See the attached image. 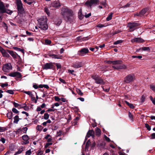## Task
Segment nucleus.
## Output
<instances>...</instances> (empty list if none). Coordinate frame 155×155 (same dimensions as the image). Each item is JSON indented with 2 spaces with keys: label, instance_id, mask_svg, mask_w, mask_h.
<instances>
[{
  "label": "nucleus",
  "instance_id": "obj_1",
  "mask_svg": "<svg viewBox=\"0 0 155 155\" xmlns=\"http://www.w3.org/2000/svg\"><path fill=\"white\" fill-rule=\"evenodd\" d=\"M61 13L63 18L68 21H70L74 18V13L73 11L68 8H63Z\"/></svg>",
  "mask_w": 155,
  "mask_h": 155
},
{
  "label": "nucleus",
  "instance_id": "obj_2",
  "mask_svg": "<svg viewBox=\"0 0 155 155\" xmlns=\"http://www.w3.org/2000/svg\"><path fill=\"white\" fill-rule=\"evenodd\" d=\"M47 19L46 17L44 16L41 17L38 20V27L43 30H46L48 28V26L47 24Z\"/></svg>",
  "mask_w": 155,
  "mask_h": 155
},
{
  "label": "nucleus",
  "instance_id": "obj_3",
  "mask_svg": "<svg viewBox=\"0 0 155 155\" xmlns=\"http://www.w3.org/2000/svg\"><path fill=\"white\" fill-rule=\"evenodd\" d=\"M140 25V24L137 22H130L128 23L127 27L129 28V31L132 32L138 28Z\"/></svg>",
  "mask_w": 155,
  "mask_h": 155
},
{
  "label": "nucleus",
  "instance_id": "obj_4",
  "mask_svg": "<svg viewBox=\"0 0 155 155\" xmlns=\"http://www.w3.org/2000/svg\"><path fill=\"white\" fill-rule=\"evenodd\" d=\"M92 77L95 81V82L97 84L104 85L105 84V82L104 81L103 79L97 75H93Z\"/></svg>",
  "mask_w": 155,
  "mask_h": 155
},
{
  "label": "nucleus",
  "instance_id": "obj_5",
  "mask_svg": "<svg viewBox=\"0 0 155 155\" xmlns=\"http://www.w3.org/2000/svg\"><path fill=\"white\" fill-rule=\"evenodd\" d=\"M16 4L18 12L20 13H22L24 11V8L21 1V0H17Z\"/></svg>",
  "mask_w": 155,
  "mask_h": 155
},
{
  "label": "nucleus",
  "instance_id": "obj_6",
  "mask_svg": "<svg viewBox=\"0 0 155 155\" xmlns=\"http://www.w3.org/2000/svg\"><path fill=\"white\" fill-rule=\"evenodd\" d=\"M135 79V77L134 75L129 74L125 78L124 81L126 83H129L133 81Z\"/></svg>",
  "mask_w": 155,
  "mask_h": 155
},
{
  "label": "nucleus",
  "instance_id": "obj_7",
  "mask_svg": "<svg viewBox=\"0 0 155 155\" xmlns=\"http://www.w3.org/2000/svg\"><path fill=\"white\" fill-rule=\"evenodd\" d=\"M12 67L10 63H8L3 65V71L5 72H8L12 69Z\"/></svg>",
  "mask_w": 155,
  "mask_h": 155
},
{
  "label": "nucleus",
  "instance_id": "obj_8",
  "mask_svg": "<svg viewBox=\"0 0 155 155\" xmlns=\"http://www.w3.org/2000/svg\"><path fill=\"white\" fill-rule=\"evenodd\" d=\"M89 50L87 48H84L78 51V54L79 55L83 56L85 54L88 53Z\"/></svg>",
  "mask_w": 155,
  "mask_h": 155
},
{
  "label": "nucleus",
  "instance_id": "obj_9",
  "mask_svg": "<svg viewBox=\"0 0 155 155\" xmlns=\"http://www.w3.org/2000/svg\"><path fill=\"white\" fill-rule=\"evenodd\" d=\"M98 1V0H90L86 2L85 5L88 7H91L93 5L97 4Z\"/></svg>",
  "mask_w": 155,
  "mask_h": 155
},
{
  "label": "nucleus",
  "instance_id": "obj_10",
  "mask_svg": "<svg viewBox=\"0 0 155 155\" xmlns=\"http://www.w3.org/2000/svg\"><path fill=\"white\" fill-rule=\"evenodd\" d=\"M8 75L12 77H16L17 78H20L22 77L21 74L19 72H15L9 73Z\"/></svg>",
  "mask_w": 155,
  "mask_h": 155
},
{
  "label": "nucleus",
  "instance_id": "obj_11",
  "mask_svg": "<svg viewBox=\"0 0 155 155\" xmlns=\"http://www.w3.org/2000/svg\"><path fill=\"white\" fill-rule=\"evenodd\" d=\"M84 64L82 62H77L74 63L72 65V67L76 68H78L82 67Z\"/></svg>",
  "mask_w": 155,
  "mask_h": 155
},
{
  "label": "nucleus",
  "instance_id": "obj_12",
  "mask_svg": "<svg viewBox=\"0 0 155 155\" xmlns=\"http://www.w3.org/2000/svg\"><path fill=\"white\" fill-rule=\"evenodd\" d=\"M22 139L24 140L22 143L23 144H27L29 143V138L27 135L25 134L23 135L22 136Z\"/></svg>",
  "mask_w": 155,
  "mask_h": 155
},
{
  "label": "nucleus",
  "instance_id": "obj_13",
  "mask_svg": "<svg viewBox=\"0 0 155 155\" xmlns=\"http://www.w3.org/2000/svg\"><path fill=\"white\" fill-rule=\"evenodd\" d=\"M24 92L28 94L30 97H38L35 91H25Z\"/></svg>",
  "mask_w": 155,
  "mask_h": 155
},
{
  "label": "nucleus",
  "instance_id": "obj_14",
  "mask_svg": "<svg viewBox=\"0 0 155 155\" xmlns=\"http://www.w3.org/2000/svg\"><path fill=\"white\" fill-rule=\"evenodd\" d=\"M53 66L52 63H46L43 67V68L44 69L48 70L52 68Z\"/></svg>",
  "mask_w": 155,
  "mask_h": 155
},
{
  "label": "nucleus",
  "instance_id": "obj_15",
  "mask_svg": "<svg viewBox=\"0 0 155 155\" xmlns=\"http://www.w3.org/2000/svg\"><path fill=\"white\" fill-rule=\"evenodd\" d=\"M140 17H143L145 15H147L148 14L147 9L146 8L142 9L140 12Z\"/></svg>",
  "mask_w": 155,
  "mask_h": 155
},
{
  "label": "nucleus",
  "instance_id": "obj_16",
  "mask_svg": "<svg viewBox=\"0 0 155 155\" xmlns=\"http://www.w3.org/2000/svg\"><path fill=\"white\" fill-rule=\"evenodd\" d=\"M112 67L116 69H125L127 68L126 66L125 65H120L117 66H113Z\"/></svg>",
  "mask_w": 155,
  "mask_h": 155
},
{
  "label": "nucleus",
  "instance_id": "obj_17",
  "mask_svg": "<svg viewBox=\"0 0 155 155\" xmlns=\"http://www.w3.org/2000/svg\"><path fill=\"white\" fill-rule=\"evenodd\" d=\"M0 51L2 53L3 56L6 57H9V55L8 53L1 47L0 48Z\"/></svg>",
  "mask_w": 155,
  "mask_h": 155
},
{
  "label": "nucleus",
  "instance_id": "obj_18",
  "mask_svg": "<svg viewBox=\"0 0 155 155\" xmlns=\"http://www.w3.org/2000/svg\"><path fill=\"white\" fill-rule=\"evenodd\" d=\"M94 132L93 130H89L87 133V135L85 137V140H87L88 138L91 136H94Z\"/></svg>",
  "mask_w": 155,
  "mask_h": 155
},
{
  "label": "nucleus",
  "instance_id": "obj_19",
  "mask_svg": "<svg viewBox=\"0 0 155 155\" xmlns=\"http://www.w3.org/2000/svg\"><path fill=\"white\" fill-rule=\"evenodd\" d=\"M6 8L4 3L0 1V12H1L2 13H3V12Z\"/></svg>",
  "mask_w": 155,
  "mask_h": 155
},
{
  "label": "nucleus",
  "instance_id": "obj_20",
  "mask_svg": "<svg viewBox=\"0 0 155 155\" xmlns=\"http://www.w3.org/2000/svg\"><path fill=\"white\" fill-rule=\"evenodd\" d=\"M48 55L51 57L52 58L60 59L61 58V57L58 55H57L51 53H48Z\"/></svg>",
  "mask_w": 155,
  "mask_h": 155
},
{
  "label": "nucleus",
  "instance_id": "obj_21",
  "mask_svg": "<svg viewBox=\"0 0 155 155\" xmlns=\"http://www.w3.org/2000/svg\"><path fill=\"white\" fill-rule=\"evenodd\" d=\"M134 42L137 43L143 42V40L140 38H135L133 39Z\"/></svg>",
  "mask_w": 155,
  "mask_h": 155
},
{
  "label": "nucleus",
  "instance_id": "obj_22",
  "mask_svg": "<svg viewBox=\"0 0 155 155\" xmlns=\"http://www.w3.org/2000/svg\"><path fill=\"white\" fill-rule=\"evenodd\" d=\"M28 130V128L27 127H24L22 128V130H21V129H18L16 131V134H18L20 131H21L23 132V133L24 134H26L27 132V131Z\"/></svg>",
  "mask_w": 155,
  "mask_h": 155
},
{
  "label": "nucleus",
  "instance_id": "obj_23",
  "mask_svg": "<svg viewBox=\"0 0 155 155\" xmlns=\"http://www.w3.org/2000/svg\"><path fill=\"white\" fill-rule=\"evenodd\" d=\"M9 53L14 58H16L17 56L19 57L16 53L13 51H9Z\"/></svg>",
  "mask_w": 155,
  "mask_h": 155
},
{
  "label": "nucleus",
  "instance_id": "obj_24",
  "mask_svg": "<svg viewBox=\"0 0 155 155\" xmlns=\"http://www.w3.org/2000/svg\"><path fill=\"white\" fill-rule=\"evenodd\" d=\"M140 49H142V51H150V49L148 47H144L142 48H140L139 49H137V51L138 52L140 51Z\"/></svg>",
  "mask_w": 155,
  "mask_h": 155
},
{
  "label": "nucleus",
  "instance_id": "obj_25",
  "mask_svg": "<svg viewBox=\"0 0 155 155\" xmlns=\"http://www.w3.org/2000/svg\"><path fill=\"white\" fill-rule=\"evenodd\" d=\"M60 5V3L57 1L54 2L52 4L53 7L55 8L58 7H59Z\"/></svg>",
  "mask_w": 155,
  "mask_h": 155
},
{
  "label": "nucleus",
  "instance_id": "obj_26",
  "mask_svg": "<svg viewBox=\"0 0 155 155\" xmlns=\"http://www.w3.org/2000/svg\"><path fill=\"white\" fill-rule=\"evenodd\" d=\"M101 134V130L98 127L95 128V134L96 135L99 136Z\"/></svg>",
  "mask_w": 155,
  "mask_h": 155
},
{
  "label": "nucleus",
  "instance_id": "obj_27",
  "mask_svg": "<svg viewBox=\"0 0 155 155\" xmlns=\"http://www.w3.org/2000/svg\"><path fill=\"white\" fill-rule=\"evenodd\" d=\"M20 119L19 118V116L18 115H16L14 117V123L17 124Z\"/></svg>",
  "mask_w": 155,
  "mask_h": 155
},
{
  "label": "nucleus",
  "instance_id": "obj_28",
  "mask_svg": "<svg viewBox=\"0 0 155 155\" xmlns=\"http://www.w3.org/2000/svg\"><path fill=\"white\" fill-rule=\"evenodd\" d=\"M7 13L8 15H11L13 13V11L9 9H7L6 8L5 10H4V12H3L4 13Z\"/></svg>",
  "mask_w": 155,
  "mask_h": 155
},
{
  "label": "nucleus",
  "instance_id": "obj_29",
  "mask_svg": "<svg viewBox=\"0 0 155 155\" xmlns=\"http://www.w3.org/2000/svg\"><path fill=\"white\" fill-rule=\"evenodd\" d=\"M122 62L121 60H118L113 61V64H122Z\"/></svg>",
  "mask_w": 155,
  "mask_h": 155
},
{
  "label": "nucleus",
  "instance_id": "obj_30",
  "mask_svg": "<svg viewBox=\"0 0 155 155\" xmlns=\"http://www.w3.org/2000/svg\"><path fill=\"white\" fill-rule=\"evenodd\" d=\"M62 22V20L61 19H58L55 21V24L57 26H59Z\"/></svg>",
  "mask_w": 155,
  "mask_h": 155
},
{
  "label": "nucleus",
  "instance_id": "obj_31",
  "mask_svg": "<svg viewBox=\"0 0 155 155\" xmlns=\"http://www.w3.org/2000/svg\"><path fill=\"white\" fill-rule=\"evenodd\" d=\"M13 113L12 112H8L7 114V117L9 119H11L12 117Z\"/></svg>",
  "mask_w": 155,
  "mask_h": 155
},
{
  "label": "nucleus",
  "instance_id": "obj_32",
  "mask_svg": "<svg viewBox=\"0 0 155 155\" xmlns=\"http://www.w3.org/2000/svg\"><path fill=\"white\" fill-rule=\"evenodd\" d=\"M113 14L112 13H110L107 17L106 18V20L107 21H109L111 19L112 17Z\"/></svg>",
  "mask_w": 155,
  "mask_h": 155
},
{
  "label": "nucleus",
  "instance_id": "obj_33",
  "mask_svg": "<svg viewBox=\"0 0 155 155\" xmlns=\"http://www.w3.org/2000/svg\"><path fill=\"white\" fill-rule=\"evenodd\" d=\"M13 103L14 105L15 106V107H18L19 108H21V106H22L20 104H18L17 103L14 102H13Z\"/></svg>",
  "mask_w": 155,
  "mask_h": 155
},
{
  "label": "nucleus",
  "instance_id": "obj_34",
  "mask_svg": "<svg viewBox=\"0 0 155 155\" xmlns=\"http://www.w3.org/2000/svg\"><path fill=\"white\" fill-rule=\"evenodd\" d=\"M21 108H24V110L26 111H27L29 110V107L27 106L26 104L25 103L24 104V106H21Z\"/></svg>",
  "mask_w": 155,
  "mask_h": 155
},
{
  "label": "nucleus",
  "instance_id": "obj_35",
  "mask_svg": "<svg viewBox=\"0 0 155 155\" xmlns=\"http://www.w3.org/2000/svg\"><path fill=\"white\" fill-rule=\"evenodd\" d=\"M125 102L126 103V104L128 106H129L130 108H131L132 109H133L134 107V106L133 104H130L126 101H125Z\"/></svg>",
  "mask_w": 155,
  "mask_h": 155
},
{
  "label": "nucleus",
  "instance_id": "obj_36",
  "mask_svg": "<svg viewBox=\"0 0 155 155\" xmlns=\"http://www.w3.org/2000/svg\"><path fill=\"white\" fill-rule=\"evenodd\" d=\"M91 143V142L89 140H88L86 143V146H85V148L86 149H88V147H89Z\"/></svg>",
  "mask_w": 155,
  "mask_h": 155
},
{
  "label": "nucleus",
  "instance_id": "obj_37",
  "mask_svg": "<svg viewBox=\"0 0 155 155\" xmlns=\"http://www.w3.org/2000/svg\"><path fill=\"white\" fill-rule=\"evenodd\" d=\"M87 38H81V37H78L76 39L77 40L79 41V40H82V41H84L86 40V39Z\"/></svg>",
  "mask_w": 155,
  "mask_h": 155
},
{
  "label": "nucleus",
  "instance_id": "obj_38",
  "mask_svg": "<svg viewBox=\"0 0 155 155\" xmlns=\"http://www.w3.org/2000/svg\"><path fill=\"white\" fill-rule=\"evenodd\" d=\"M76 91L77 93L81 96H82L83 95V93L79 89H77Z\"/></svg>",
  "mask_w": 155,
  "mask_h": 155
},
{
  "label": "nucleus",
  "instance_id": "obj_39",
  "mask_svg": "<svg viewBox=\"0 0 155 155\" xmlns=\"http://www.w3.org/2000/svg\"><path fill=\"white\" fill-rule=\"evenodd\" d=\"M123 41L122 40H117L115 42H114V45H116L118 44H119L121 43H122L123 42Z\"/></svg>",
  "mask_w": 155,
  "mask_h": 155
},
{
  "label": "nucleus",
  "instance_id": "obj_40",
  "mask_svg": "<svg viewBox=\"0 0 155 155\" xmlns=\"http://www.w3.org/2000/svg\"><path fill=\"white\" fill-rule=\"evenodd\" d=\"M150 89L154 92H155V85L153 84H151L150 85Z\"/></svg>",
  "mask_w": 155,
  "mask_h": 155
},
{
  "label": "nucleus",
  "instance_id": "obj_41",
  "mask_svg": "<svg viewBox=\"0 0 155 155\" xmlns=\"http://www.w3.org/2000/svg\"><path fill=\"white\" fill-rule=\"evenodd\" d=\"M49 117V115L47 113H45L44 115V119L45 120L48 119Z\"/></svg>",
  "mask_w": 155,
  "mask_h": 155
},
{
  "label": "nucleus",
  "instance_id": "obj_42",
  "mask_svg": "<svg viewBox=\"0 0 155 155\" xmlns=\"http://www.w3.org/2000/svg\"><path fill=\"white\" fill-rule=\"evenodd\" d=\"M23 151L22 148H21L18 150L16 152L15 154H20L21 153V152Z\"/></svg>",
  "mask_w": 155,
  "mask_h": 155
},
{
  "label": "nucleus",
  "instance_id": "obj_43",
  "mask_svg": "<svg viewBox=\"0 0 155 155\" xmlns=\"http://www.w3.org/2000/svg\"><path fill=\"white\" fill-rule=\"evenodd\" d=\"M45 42L46 44L50 45L51 43V41L49 39H46L45 40Z\"/></svg>",
  "mask_w": 155,
  "mask_h": 155
},
{
  "label": "nucleus",
  "instance_id": "obj_44",
  "mask_svg": "<svg viewBox=\"0 0 155 155\" xmlns=\"http://www.w3.org/2000/svg\"><path fill=\"white\" fill-rule=\"evenodd\" d=\"M142 56L141 55H138V56H136V55H133L132 56V58H137L139 59H141L142 58Z\"/></svg>",
  "mask_w": 155,
  "mask_h": 155
},
{
  "label": "nucleus",
  "instance_id": "obj_45",
  "mask_svg": "<svg viewBox=\"0 0 155 155\" xmlns=\"http://www.w3.org/2000/svg\"><path fill=\"white\" fill-rule=\"evenodd\" d=\"M12 111L14 113L18 114L19 113V111H18L16 108H13L12 109Z\"/></svg>",
  "mask_w": 155,
  "mask_h": 155
},
{
  "label": "nucleus",
  "instance_id": "obj_46",
  "mask_svg": "<svg viewBox=\"0 0 155 155\" xmlns=\"http://www.w3.org/2000/svg\"><path fill=\"white\" fill-rule=\"evenodd\" d=\"M31 150L27 151L25 153L26 155H31Z\"/></svg>",
  "mask_w": 155,
  "mask_h": 155
},
{
  "label": "nucleus",
  "instance_id": "obj_47",
  "mask_svg": "<svg viewBox=\"0 0 155 155\" xmlns=\"http://www.w3.org/2000/svg\"><path fill=\"white\" fill-rule=\"evenodd\" d=\"M145 125V127L147 128L148 130H151V127L148 124H146Z\"/></svg>",
  "mask_w": 155,
  "mask_h": 155
},
{
  "label": "nucleus",
  "instance_id": "obj_48",
  "mask_svg": "<svg viewBox=\"0 0 155 155\" xmlns=\"http://www.w3.org/2000/svg\"><path fill=\"white\" fill-rule=\"evenodd\" d=\"M104 138L105 140L108 142H110V140L109 138L107 137L106 135H104Z\"/></svg>",
  "mask_w": 155,
  "mask_h": 155
},
{
  "label": "nucleus",
  "instance_id": "obj_49",
  "mask_svg": "<svg viewBox=\"0 0 155 155\" xmlns=\"http://www.w3.org/2000/svg\"><path fill=\"white\" fill-rule=\"evenodd\" d=\"M56 65L57 67V68L58 69H60L61 68V65L59 63H56Z\"/></svg>",
  "mask_w": 155,
  "mask_h": 155
},
{
  "label": "nucleus",
  "instance_id": "obj_50",
  "mask_svg": "<svg viewBox=\"0 0 155 155\" xmlns=\"http://www.w3.org/2000/svg\"><path fill=\"white\" fill-rule=\"evenodd\" d=\"M6 92L10 94H13L14 93L13 91L12 90H7L6 91Z\"/></svg>",
  "mask_w": 155,
  "mask_h": 155
},
{
  "label": "nucleus",
  "instance_id": "obj_51",
  "mask_svg": "<svg viewBox=\"0 0 155 155\" xmlns=\"http://www.w3.org/2000/svg\"><path fill=\"white\" fill-rule=\"evenodd\" d=\"M128 116H129V118L132 120H133V115H132V114H131V113L130 112H129V113H128Z\"/></svg>",
  "mask_w": 155,
  "mask_h": 155
},
{
  "label": "nucleus",
  "instance_id": "obj_52",
  "mask_svg": "<svg viewBox=\"0 0 155 155\" xmlns=\"http://www.w3.org/2000/svg\"><path fill=\"white\" fill-rule=\"evenodd\" d=\"M150 100L153 104L155 105V97H150Z\"/></svg>",
  "mask_w": 155,
  "mask_h": 155
},
{
  "label": "nucleus",
  "instance_id": "obj_53",
  "mask_svg": "<svg viewBox=\"0 0 155 155\" xmlns=\"http://www.w3.org/2000/svg\"><path fill=\"white\" fill-rule=\"evenodd\" d=\"M120 32H121V31L120 30H118L115 31L113 33V35H115V34H117L118 33H119Z\"/></svg>",
  "mask_w": 155,
  "mask_h": 155
},
{
  "label": "nucleus",
  "instance_id": "obj_54",
  "mask_svg": "<svg viewBox=\"0 0 155 155\" xmlns=\"http://www.w3.org/2000/svg\"><path fill=\"white\" fill-rule=\"evenodd\" d=\"M20 51L23 54H24V50L23 49H21L20 48H18L17 51Z\"/></svg>",
  "mask_w": 155,
  "mask_h": 155
},
{
  "label": "nucleus",
  "instance_id": "obj_55",
  "mask_svg": "<svg viewBox=\"0 0 155 155\" xmlns=\"http://www.w3.org/2000/svg\"><path fill=\"white\" fill-rule=\"evenodd\" d=\"M37 155H43V151L40 150H38Z\"/></svg>",
  "mask_w": 155,
  "mask_h": 155
},
{
  "label": "nucleus",
  "instance_id": "obj_56",
  "mask_svg": "<svg viewBox=\"0 0 155 155\" xmlns=\"http://www.w3.org/2000/svg\"><path fill=\"white\" fill-rule=\"evenodd\" d=\"M78 17L79 19H82L83 17V15H82V13H81V14L78 13Z\"/></svg>",
  "mask_w": 155,
  "mask_h": 155
},
{
  "label": "nucleus",
  "instance_id": "obj_57",
  "mask_svg": "<svg viewBox=\"0 0 155 155\" xmlns=\"http://www.w3.org/2000/svg\"><path fill=\"white\" fill-rule=\"evenodd\" d=\"M28 4L31 5L34 2V0H28Z\"/></svg>",
  "mask_w": 155,
  "mask_h": 155
},
{
  "label": "nucleus",
  "instance_id": "obj_58",
  "mask_svg": "<svg viewBox=\"0 0 155 155\" xmlns=\"http://www.w3.org/2000/svg\"><path fill=\"white\" fill-rule=\"evenodd\" d=\"M49 10L48 8H45V11L48 15H49L50 14V13H49Z\"/></svg>",
  "mask_w": 155,
  "mask_h": 155
},
{
  "label": "nucleus",
  "instance_id": "obj_59",
  "mask_svg": "<svg viewBox=\"0 0 155 155\" xmlns=\"http://www.w3.org/2000/svg\"><path fill=\"white\" fill-rule=\"evenodd\" d=\"M91 15V13H90L88 14H85L84 16L86 18H88Z\"/></svg>",
  "mask_w": 155,
  "mask_h": 155
},
{
  "label": "nucleus",
  "instance_id": "obj_60",
  "mask_svg": "<svg viewBox=\"0 0 155 155\" xmlns=\"http://www.w3.org/2000/svg\"><path fill=\"white\" fill-rule=\"evenodd\" d=\"M102 87L103 90L105 92H108L109 91V90H110L109 87L107 88L106 89H104V88L103 86Z\"/></svg>",
  "mask_w": 155,
  "mask_h": 155
},
{
  "label": "nucleus",
  "instance_id": "obj_61",
  "mask_svg": "<svg viewBox=\"0 0 155 155\" xmlns=\"http://www.w3.org/2000/svg\"><path fill=\"white\" fill-rule=\"evenodd\" d=\"M59 80L61 82H62L64 84H66V82L65 81L64 79H62L61 78H60L59 79Z\"/></svg>",
  "mask_w": 155,
  "mask_h": 155
},
{
  "label": "nucleus",
  "instance_id": "obj_62",
  "mask_svg": "<svg viewBox=\"0 0 155 155\" xmlns=\"http://www.w3.org/2000/svg\"><path fill=\"white\" fill-rule=\"evenodd\" d=\"M36 128L38 130H41L42 129V127L41 126L38 125Z\"/></svg>",
  "mask_w": 155,
  "mask_h": 155
},
{
  "label": "nucleus",
  "instance_id": "obj_63",
  "mask_svg": "<svg viewBox=\"0 0 155 155\" xmlns=\"http://www.w3.org/2000/svg\"><path fill=\"white\" fill-rule=\"evenodd\" d=\"M97 27L98 28H102L104 27V26L103 24H99L97 25Z\"/></svg>",
  "mask_w": 155,
  "mask_h": 155
},
{
  "label": "nucleus",
  "instance_id": "obj_64",
  "mask_svg": "<svg viewBox=\"0 0 155 155\" xmlns=\"http://www.w3.org/2000/svg\"><path fill=\"white\" fill-rule=\"evenodd\" d=\"M151 139H153L155 138V133H153L151 134Z\"/></svg>",
  "mask_w": 155,
  "mask_h": 155
}]
</instances>
